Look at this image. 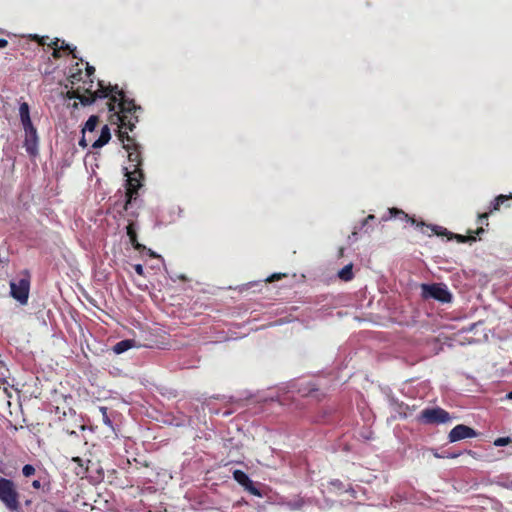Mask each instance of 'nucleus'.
Segmentation results:
<instances>
[{
    "label": "nucleus",
    "mask_w": 512,
    "mask_h": 512,
    "mask_svg": "<svg viewBox=\"0 0 512 512\" xmlns=\"http://www.w3.org/2000/svg\"><path fill=\"white\" fill-rule=\"evenodd\" d=\"M87 84V82H84ZM93 80L88 82V86H79L75 90L67 92L69 99H79L83 106L91 105L100 98H109L107 102L108 110L113 112L110 115V122H114V119L121 122L122 126L128 127L131 131L134 130L137 122V112L141 111L142 108L136 105L134 100L126 97L123 90L115 86H105L101 81L98 82V88L93 91Z\"/></svg>",
    "instance_id": "1"
},
{
    "label": "nucleus",
    "mask_w": 512,
    "mask_h": 512,
    "mask_svg": "<svg viewBox=\"0 0 512 512\" xmlns=\"http://www.w3.org/2000/svg\"><path fill=\"white\" fill-rule=\"evenodd\" d=\"M451 419L449 412L440 407L426 408L417 416V420L423 424H442Z\"/></svg>",
    "instance_id": "7"
},
{
    "label": "nucleus",
    "mask_w": 512,
    "mask_h": 512,
    "mask_svg": "<svg viewBox=\"0 0 512 512\" xmlns=\"http://www.w3.org/2000/svg\"><path fill=\"white\" fill-rule=\"evenodd\" d=\"M22 473L25 477H30L35 474V468L30 464H26L22 468Z\"/></svg>",
    "instance_id": "26"
},
{
    "label": "nucleus",
    "mask_w": 512,
    "mask_h": 512,
    "mask_svg": "<svg viewBox=\"0 0 512 512\" xmlns=\"http://www.w3.org/2000/svg\"><path fill=\"white\" fill-rule=\"evenodd\" d=\"M99 123V117L97 115H91L88 120L86 121L83 129L82 134H91L95 131L97 125Z\"/></svg>",
    "instance_id": "14"
},
{
    "label": "nucleus",
    "mask_w": 512,
    "mask_h": 512,
    "mask_svg": "<svg viewBox=\"0 0 512 512\" xmlns=\"http://www.w3.org/2000/svg\"><path fill=\"white\" fill-rule=\"evenodd\" d=\"M72 461L77 464V467L75 468L76 475L81 477L85 476L88 471V467L84 465V461L80 457H73Z\"/></svg>",
    "instance_id": "19"
},
{
    "label": "nucleus",
    "mask_w": 512,
    "mask_h": 512,
    "mask_svg": "<svg viewBox=\"0 0 512 512\" xmlns=\"http://www.w3.org/2000/svg\"><path fill=\"white\" fill-rule=\"evenodd\" d=\"M144 251H146V252H147V254H148L151 258H157V257H158V255H157L153 250H151V249H149V248H147V247H146V249H145Z\"/></svg>",
    "instance_id": "38"
},
{
    "label": "nucleus",
    "mask_w": 512,
    "mask_h": 512,
    "mask_svg": "<svg viewBox=\"0 0 512 512\" xmlns=\"http://www.w3.org/2000/svg\"><path fill=\"white\" fill-rule=\"evenodd\" d=\"M283 277H286V274L284 273H274L272 274L271 276H269L267 279H266V282H275V281H278L280 279H282Z\"/></svg>",
    "instance_id": "29"
},
{
    "label": "nucleus",
    "mask_w": 512,
    "mask_h": 512,
    "mask_svg": "<svg viewBox=\"0 0 512 512\" xmlns=\"http://www.w3.org/2000/svg\"><path fill=\"white\" fill-rule=\"evenodd\" d=\"M19 498L20 494L15 483L10 479L0 477V501L5 507L12 512L19 511L21 508Z\"/></svg>",
    "instance_id": "3"
},
{
    "label": "nucleus",
    "mask_w": 512,
    "mask_h": 512,
    "mask_svg": "<svg viewBox=\"0 0 512 512\" xmlns=\"http://www.w3.org/2000/svg\"><path fill=\"white\" fill-rule=\"evenodd\" d=\"M375 220V216L373 214H369L363 221H362V224H361V229L366 227L368 225L369 222H372Z\"/></svg>",
    "instance_id": "34"
},
{
    "label": "nucleus",
    "mask_w": 512,
    "mask_h": 512,
    "mask_svg": "<svg viewBox=\"0 0 512 512\" xmlns=\"http://www.w3.org/2000/svg\"><path fill=\"white\" fill-rule=\"evenodd\" d=\"M245 490H247L249 493L255 496H261V493L258 488L255 487L253 481L251 480V484H247L245 487Z\"/></svg>",
    "instance_id": "27"
},
{
    "label": "nucleus",
    "mask_w": 512,
    "mask_h": 512,
    "mask_svg": "<svg viewBox=\"0 0 512 512\" xmlns=\"http://www.w3.org/2000/svg\"><path fill=\"white\" fill-rule=\"evenodd\" d=\"M99 411H100V413H101L103 423H104L106 426H108V427L112 428V427H113V425H112V420H111V419H110V417L108 416V409H107V407H103V406H102V407H100V408H99Z\"/></svg>",
    "instance_id": "21"
},
{
    "label": "nucleus",
    "mask_w": 512,
    "mask_h": 512,
    "mask_svg": "<svg viewBox=\"0 0 512 512\" xmlns=\"http://www.w3.org/2000/svg\"><path fill=\"white\" fill-rule=\"evenodd\" d=\"M233 478L243 487H245L247 484H251V479L242 470H235L233 472Z\"/></svg>",
    "instance_id": "18"
},
{
    "label": "nucleus",
    "mask_w": 512,
    "mask_h": 512,
    "mask_svg": "<svg viewBox=\"0 0 512 512\" xmlns=\"http://www.w3.org/2000/svg\"><path fill=\"white\" fill-rule=\"evenodd\" d=\"M476 436L477 433L474 429L464 424H458L449 432L448 438L450 442H456L462 439L473 438Z\"/></svg>",
    "instance_id": "8"
},
{
    "label": "nucleus",
    "mask_w": 512,
    "mask_h": 512,
    "mask_svg": "<svg viewBox=\"0 0 512 512\" xmlns=\"http://www.w3.org/2000/svg\"><path fill=\"white\" fill-rule=\"evenodd\" d=\"M131 245L133 248L139 252H143L146 249V246L138 242L137 236L129 238Z\"/></svg>",
    "instance_id": "24"
},
{
    "label": "nucleus",
    "mask_w": 512,
    "mask_h": 512,
    "mask_svg": "<svg viewBox=\"0 0 512 512\" xmlns=\"http://www.w3.org/2000/svg\"><path fill=\"white\" fill-rule=\"evenodd\" d=\"M451 239H456L457 242L459 243H466V242H472V241H475L476 238L474 235H461V234H454V233H450V237H449V240Z\"/></svg>",
    "instance_id": "20"
},
{
    "label": "nucleus",
    "mask_w": 512,
    "mask_h": 512,
    "mask_svg": "<svg viewBox=\"0 0 512 512\" xmlns=\"http://www.w3.org/2000/svg\"><path fill=\"white\" fill-rule=\"evenodd\" d=\"M25 139H24V147L26 152L30 156H36L38 154V134L36 128L24 131Z\"/></svg>",
    "instance_id": "11"
},
{
    "label": "nucleus",
    "mask_w": 512,
    "mask_h": 512,
    "mask_svg": "<svg viewBox=\"0 0 512 512\" xmlns=\"http://www.w3.org/2000/svg\"><path fill=\"white\" fill-rule=\"evenodd\" d=\"M11 296L20 304L25 305L28 302L30 290V274L27 270L23 272V277L17 282H10Z\"/></svg>",
    "instance_id": "6"
},
{
    "label": "nucleus",
    "mask_w": 512,
    "mask_h": 512,
    "mask_svg": "<svg viewBox=\"0 0 512 512\" xmlns=\"http://www.w3.org/2000/svg\"><path fill=\"white\" fill-rule=\"evenodd\" d=\"M32 487L35 489H39L41 487V482L39 480H34L32 482Z\"/></svg>",
    "instance_id": "39"
},
{
    "label": "nucleus",
    "mask_w": 512,
    "mask_h": 512,
    "mask_svg": "<svg viewBox=\"0 0 512 512\" xmlns=\"http://www.w3.org/2000/svg\"><path fill=\"white\" fill-rule=\"evenodd\" d=\"M434 455H435V457H437V458H445V457H446V458H457L458 456H460V453H452V454H446V453H444V454H442V455L435 453Z\"/></svg>",
    "instance_id": "36"
},
{
    "label": "nucleus",
    "mask_w": 512,
    "mask_h": 512,
    "mask_svg": "<svg viewBox=\"0 0 512 512\" xmlns=\"http://www.w3.org/2000/svg\"><path fill=\"white\" fill-rule=\"evenodd\" d=\"M110 139H111L110 129L107 125H104L101 129V133H100V136L98 137V139L93 141L92 148H94V149L101 148L104 145H106Z\"/></svg>",
    "instance_id": "13"
},
{
    "label": "nucleus",
    "mask_w": 512,
    "mask_h": 512,
    "mask_svg": "<svg viewBox=\"0 0 512 512\" xmlns=\"http://www.w3.org/2000/svg\"><path fill=\"white\" fill-rule=\"evenodd\" d=\"M82 74L83 73L81 69H78L77 72L72 73L69 77V81L71 82V84L80 82L82 80Z\"/></svg>",
    "instance_id": "25"
},
{
    "label": "nucleus",
    "mask_w": 512,
    "mask_h": 512,
    "mask_svg": "<svg viewBox=\"0 0 512 512\" xmlns=\"http://www.w3.org/2000/svg\"><path fill=\"white\" fill-rule=\"evenodd\" d=\"M127 235L129 238L137 236L135 223L133 221H130L129 224L126 227Z\"/></svg>",
    "instance_id": "28"
},
{
    "label": "nucleus",
    "mask_w": 512,
    "mask_h": 512,
    "mask_svg": "<svg viewBox=\"0 0 512 512\" xmlns=\"http://www.w3.org/2000/svg\"><path fill=\"white\" fill-rule=\"evenodd\" d=\"M506 397L510 400H512V390L506 395Z\"/></svg>",
    "instance_id": "42"
},
{
    "label": "nucleus",
    "mask_w": 512,
    "mask_h": 512,
    "mask_svg": "<svg viewBox=\"0 0 512 512\" xmlns=\"http://www.w3.org/2000/svg\"><path fill=\"white\" fill-rule=\"evenodd\" d=\"M483 232H484V228L483 227H479V228H477V230L474 233L477 234V235H480Z\"/></svg>",
    "instance_id": "41"
},
{
    "label": "nucleus",
    "mask_w": 512,
    "mask_h": 512,
    "mask_svg": "<svg viewBox=\"0 0 512 512\" xmlns=\"http://www.w3.org/2000/svg\"><path fill=\"white\" fill-rule=\"evenodd\" d=\"M134 343H135L134 340H131V339H125V340L119 341L118 343H116L114 345L113 351L116 354L124 353L127 350L131 349L134 346Z\"/></svg>",
    "instance_id": "15"
},
{
    "label": "nucleus",
    "mask_w": 512,
    "mask_h": 512,
    "mask_svg": "<svg viewBox=\"0 0 512 512\" xmlns=\"http://www.w3.org/2000/svg\"><path fill=\"white\" fill-rule=\"evenodd\" d=\"M133 268L135 270V272L139 275V276H145L144 274V268L141 264H134L133 265Z\"/></svg>",
    "instance_id": "35"
},
{
    "label": "nucleus",
    "mask_w": 512,
    "mask_h": 512,
    "mask_svg": "<svg viewBox=\"0 0 512 512\" xmlns=\"http://www.w3.org/2000/svg\"><path fill=\"white\" fill-rule=\"evenodd\" d=\"M34 38L37 39L39 45H42V46L48 45L49 46V44H50L47 42V40L49 39L48 36L39 37V36L35 35Z\"/></svg>",
    "instance_id": "33"
},
{
    "label": "nucleus",
    "mask_w": 512,
    "mask_h": 512,
    "mask_svg": "<svg viewBox=\"0 0 512 512\" xmlns=\"http://www.w3.org/2000/svg\"><path fill=\"white\" fill-rule=\"evenodd\" d=\"M112 124L118 125V138L123 143V148L128 152V160L134 163V168H141L142 157L139 144L135 141L134 137L128 134L132 132L128 127L122 126L120 121L114 119Z\"/></svg>",
    "instance_id": "2"
},
{
    "label": "nucleus",
    "mask_w": 512,
    "mask_h": 512,
    "mask_svg": "<svg viewBox=\"0 0 512 512\" xmlns=\"http://www.w3.org/2000/svg\"><path fill=\"white\" fill-rule=\"evenodd\" d=\"M125 176L126 179V192H125V205L124 210H128L129 206L132 204L133 200L137 199L138 190L142 187V181L144 179V174L141 168H134L132 172L128 171L125 168Z\"/></svg>",
    "instance_id": "4"
},
{
    "label": "nucleus",
    "mask_w": 512,
    "mask_h": 512,
    "mask_svg": "<svg viewBox=\"0 0 512 512\" xmlns=\"http://www.w3.org/2000/svg\"><path fill=\"white\" fill-rule=\"evenodd\" d=\"M428 228L431 229V231L436 234V235H441V236H447L448 238L450 237V233L446 228L444 227H441V226H427Z\"/></svg>",
    "instance_id": "22"
},
{
    "label": "nucleus",
    "mask_w": 512,
    "mask_h": 512,
    "mask_svg": "<svg viewBox=\"0 0 512 512\" xmlns=\"http://www.w3.org/2000/svg\"><path fill=\"white\" fill-rule=\"evenodd\" d=\"M395 410L398 413L400 418H407L415 410V406L410 407L409 405L401 402V403H396Z\"/></svg>",
    "instance_id": "16"
},
{
    "label": "nucleus",
    "mask_w": 512,
    "mask_h": 512,
    "mask_svg": "<svg viewBox=\"0 0 512 512\" xmlns=\"http://www.w3.org/2000/svg\"><path fill=\"white\" fill-rule=\"evenodd\" d=\"M392 218L400 219L401 221L409 222L412 225H421L424 226L423 222H417L413 217H410L407 213H405L403 210L398 208H389L387 215H383L381 218V221H388Z\"/></svg>",
    "instance_id": "10"
},
{
    "label": "nucleus",
    "mask_w": 512,
    "mask_h": 512,
    "mask_svg": "<svg viewBox=\"0 0 512 512\" xmlns=\"http://www.w3.org/2000/svg\"><path fill=\"white\" fill-rule=\"evenodd\" d=\"M505 487H506V488H509V489H512V481L510 482V484H509V485H506Z\"/></svg>",
    "instance_id": "43"
},
{
    "label": "nucleus",
    "mask_w": 512,
    "mask_h": 512,
    "mask_svg": "<svg viewBox=\"0 0 512 512\" xmlns=\"http://www.w3.org/2000/svg\"><path fill=\"white\" fill-rule=\"evenodd\" d=\"M509 199H512V194H509V195H503V194L498 195L494 199V201L491 203L490 208H489V212H485V213H482V214L479 215L478 222L480 224H485L486 226H488L489 213H493L495 211L500 210L501 205H503Z\"/></svg>",
    "instance_id": "9"
},
{
    "label": "nucleus",
    "mask_w": 512,
    "mask_h": 512,
    "mask_svg": "<svg viewBox=\"0 0 512 512\" xmlns=\"http://www.w3.org/2000/svg\"><path fill=\"white\" fill-rule=\"evenodd\" d=\"M88 141H92L91 137L89 136V138L87 139L86 134H83L82 138L79 140V145L83 148H86L88 146Z\"/></svg>",
    "instance_id": "32"
},
{
    "label": "nucleus",
    "mask_w": 512,
    "mask_h": 512,
    "mask_svg": "<svg viewBox=\"0 0 512 512\" xmlns=\"http://www.w3.org/2000/svg\"><path fill=\"white\" fill-rule=\"evenodd\" d=\"M353 265L350 263V264H347L345 265L339 272H338V277L347 282V281H350L353 279L354 277V274H353Z\"/></svg>",
    "instance_id": "17"
},
{
    "label": "nucleus",
    "mask_w": 512,
    "mask_h": 512,
    "mask_svg": "<svg viewBox=\"0 0 512 512\" xmlns=\"http://www.w3.org/2000/svg\"><path fill=\"white\" fill-rule=\"evenodd\" d=\"M421 290L425 299H434L441 303H449L452 300L451 293L442 283L422 284Z\"/></svg>",
    "instance_id": "5"
},
{
    "label": "nucleus",
    "mask_w": 512,
    "mask_h": 512,
    "mask_svg": "<svg viewBox=\"0 0 512 512\" xmlns=\"http://www.w3.org/2000/svg\"><path fill=\"white\" fill-rule=\"evenodd\" d=\"M49 47H51L53 49V53H52V56L56 59L60 58L61 57V54H60V48H59V39H55L54 41H52L50 44H49Z\"/></svg>",
    "instance_id": "23"
},
{
    "label": "nucleus",
    "mask_w": 512,
    "mask_h": 512,
    "mask_svg": "<svg viewBox=\"0 0 512 512\" xmlns=\"http://www.w3.org/2000/svg\"><path fill=\"white\" fill-rule=\"evenodd\" d=\"M60 50L69 51L73 55L74 58H76L75 50L76 48H70L68 44H66L64 41H62L61 45L59 46Z\"/></svg>",
    "instance_id": "30"
},
{
    "label": "nucleus",
    "mask_w": 512,
    "mask_h": 512,
    "mask_svg": "<svg viewBox=\"0 0 512 512\" xmlns=\"http://www.w3.org/2000/svg\"><path fill=\"white\" fill-rule=\"evenodd\" d=\"M95 73V68L93 66H90L88 63H87V67H86V76L87 77H91L93 76Z\"/></svg>",
    "instance_id": "37"
},
{
    "label": "nucleus",
    "mask_w": 512,
    "mask_h": 512,
    "mask_svg": "<svg viewBox=\"0 0 512 512\" xmlns=\"http://www.w3.org/2000/svg\"><path fill=\"white\" fill-rule=\"evenodd\" d=\"M19 115L24 131H31V129L35 128L30 118V110L28 103L23 102L20 104Z\"/></svg>",
    "instance_id": "12"
},
{
    "label": "nucleus",
    "mask_w": 512,
    "mask_h": 512,
    "mask_svg": "<svg viewBox=\"0 0 512 512\" xmlns=\"http://www.w3.org/2000/svg\"><path fill=\"white\" fill-rule=\"evenodd\" d=\"M509 443H510L509 437H500V438L496 439L494 442V444L496 446H505V445H508Z\"/></svg>",
    "instance_id": "31"
},
{
    "label": "nucleus",
    "mask_w": 512,
    "mask_h": 512,
    "mask_svg": "<svg viewBox=\"0 0 512 512\" xmlns=\"http://www.w3.org/2000/svg\"><path fill=\"white\" fill-rule=\"evenodd\" d=\"M8 45V41L6 39L0 38V48H5Z\"/></svg>",
    "instance_id": "40"
}]
</instances>
